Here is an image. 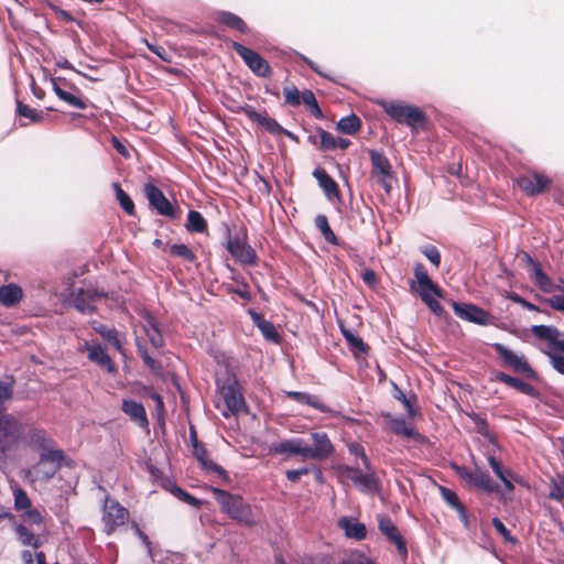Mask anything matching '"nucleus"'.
<instances>
[{"label": "nucleus", "mask_w": 564, "mask_h": 564, "mask_svg": "<svg viewBox=\"0 0 564 564\" xmlns=\"http://www.w3.org/2000/svg\"><path fill=\"white\" fill-rule=\"evenodd\" d=\"M104 291L85 290L83 288L73 291L70 294V305L84 314H91L96 311L94 305L96 297H106Z\"/></svg>", "instance_id": "17"}, {"label": "nucleus", "mask_w": 564, "mask_h": 564, "mask_svg": "<svg viewBox=\"0 0 564 564\" xmlns=\"http://www.w3.org/2000/svg\"><path fill=\"white\" fill-rule=\"evenodd\" d=\"M302 102L307 107L310 113L316 119H323L324 113L316 100L314 93L310 89L302 91Z\"/></svg>", "instance_id": "45"}, {"label": "nucleus", "mask_w": 564, "mask_h": 564, "mask_svg": "<svg viewBox=\"0 0 564 564\" xmlns=\"http://www.w3.org/2000/svg\"><path fill=\"white\" fill-rule=\"evenodd\" d=\"M549 498L556 501H562L564 499V474H558L552 479Z\"/></svg>", "instance_id": "49"}, {"label": "nucleus", "mask_w": 564, "mask_h": 564, "mask_svg": "<svg viewBox=\"0 0 564 564\" xmlns=\"http://www.w3.org/2000/svg\"><path fill=\"white\" fill-rule=\"evenodd\" d=\"M421 252L431 261V263L436 269L440 268L442 257H441V252L438 251V249L435 246H433V245L425 246L421 249Z\"/></svg>", "instance_id": "56"}, {"label": "nucleus", "mask_w": 564, "mask_h": 564, "mask_svg": "<svg viewBox=\"0 0 564 564\" xmlns=\"http://www.w3.org/2000/svg\"><path fill=\"white\" fill-rule=\"evenodd\" d=\"M378 528L387 540L395 545L399 555L405 560L408 557L406 542L393 521L388 516H379Z\"/></svg>", "instance_id": "15"}, {"label": "nucleus", "mask_w": 564, "mask_h": 564, "mask_svg": "<svg viewBox=\"0 0 564 564\" xmlns=\"http://www.w3.org/2000/svg\"><path fill=\"white\" fill-rule=\"evenodd\" d=\"M336 129L340 133L354 135V134H356V133H358L360 131V129H361V120H360V118L357 115L351 113L349 116H346V117L341 118L337 122Z\"/></svg>", "instance_id": "39"}, {"label": "nucleus", "mask_w": 564, "mask_h": 564, "mask_svg": "<svg viewBox=\"0 0 564 564\" xmlns=\"http://www.w3.org/2000/svg\"><path fill=\"white\" fill-rule=\"evenodd\" d=\"M383 416L388 420V425L395 435L414 440L422 438V435L413 426L408 425L404 419L393 417L391 414H384Z\"/></svg>", "instance_id": "29"}, {"label": "nucleus", "mask_w": 564, "mask_h": 564, "mask_svg": "<svg viewBox=\"0 0 564 564\" xmlns=\"http://www.w3.org/2000/svg\"><path fill=\"white\" fill-rule=\"evenodd\" d=\"M84 348L87 351V357L91 362L98 365L108 373H115L117 371L115 362L100 344L85 341Z\"/></svg>", "instance_id": "20"}, {"label": "nucleus", "mask_w": 564, "mask_h": 564, "mask_svg": "<svg viewBox=\"0 0 564 564\" xmlns=\"http://www.w3.org/2000/svg\"><path fill=\"white\" fill-rule=\"evenodd\" d=\"M531 333L539 339L546 340L557 351L564 354V338L560 339V332L554 326L534 325L531 327Z\"/></svg>", "instance_id": "26"}, {"label": "nucleus", "mask_w": 564, "mask_h": 564, "mask_svg": "<svg viewBox=\"0 0 564 564\" xmlns=\"http://www.w3.org/2000/svg\"><path fill=\"white\" fill-rule=\"evenodd\" d=\"M217 389L226 404V411L223 412L225 417L247 412V404L236 376L230 375L226 379L217 381Z\"/></svg>", "instance_id": "4"}, {"label": "nucleus", "mask_w": 564, "mask_h": 564, "mask_svg": "<svg viewBox=\"0 0 564 564\" xmlns=\"http://www.w3.org/2000/svg\"><path fill=\"white\" fill-rule=\"evenodd\" d=\"M336 137L325 129L317 127L316 134L308 135V142L321 151L336 150Z\"/></svg>", "instance_id": "31"}, {"label": "nucleus", "mask_w": 564, "mask_h": 564, "mask_svg": "<svg viewBox=\"0 0 564 564\" xmlns=\"http://www.w3.org/2000/svg\"><path fill=\"white\" fill-rule=\"evenodd\" d=\"M338 525L349 539L361 541L367 536L366 525L354 518L344 517L339 519Z\"/></svg>", "instance_id": "28"}, {"label": "nucleus", "mask_w": 564, "mask_h": 564, "mask_svg": "<svg viewBox=\"0 0 564 564\" xmlns=\"http://www.w3.org/2000/svg\"><path fill=\"white\" fill-rule=\"evenodd\" d=\"M121 411L141 429L149 427V420L144 406L133 400H122Z\"/></svg>", "instance_id": "25"}, {"label": "nucleus", "mask_w": 564, "mask_h": 564, "mask_svg": "<svg viewBox=\"0 0 564 564\" xmlns=\"http://www.w3.org/2000/svg\"><path fill=\"white\" fill-rule=\"evenodd\" d=\"M438 489L444 501L455 510L463 505L454 490L444 486H440Z\"/></svg>", "instance_id": "54"}, {"label": "nucleus", "mask_w": 564, "mask_h": 564, "mask_svg": "<svg viewBox=\"0 0 564 564\" xmlns=\"http://www.w3.org/2000/svg\"><path fill=\"white\" fill-rule=\"evenodd\" d=\"M143 194L149 202L150 208L158 215L172 220L181 218L182 209L178 206L173 205L156 185L145 183L143 185Z\"/></svg>", "instance_id": "7"}, {"label": "nucleus", "mask_w": 564, "mask_h": 564, "mask_svg": "<svg viewBox=\"0 0 564 564\" xmlns=\"http://www.w3.org/2000/svg\"><path fill=\"white\" fill-rule=\"evenodd\" d=\"M28 442L30 447L37 452L39 455L57 445L54 438L44 429L30 430L28 433Z\"/></svg>", "instance_id": "23"}, {"label": "nucleus", "mask_w": 564, "mask_h": 564, "mask_svg": "<svg viewBox=\"0 0 564 564\" xmlns=\"http://www.w3.org/2000/svg\"><path fill=\"white\" fill-rule=\"evenodd\" d=\"M193 455L204 469L216 473L226 484L230 482L228 473L209 458L208 451L203 443L194 444Z\"/></svg>", "instance_id": "22"}, {"label": "nucleus", "mask_w": 564, "mask_h": 564, "mask_svg": "<svg viewBox=\"0 0 564 564\" xmlns=\"http://www.w3.org/2000/svg\"><path fill=\"white\" fill-rule=\"evenodd\" d=\"M17 115L19 117L26 118L34 123L42 122L45 117L43 111L31 108L30 106L23 104L21 100H17Z\"/></svg>", "instance_id": "44"}, {"label": "nucleus", "mask_w": 564, "mask_h": 564, "mask_svg": "<svg viewBox=\"0 0 564 564\" xmlns=\"http://www.w3.org/2000/svg\"><path fill=\"white\" fill-rule=\"evenodd\" d=\"M185 229L191 234H205L208 230V224L199 212L191 209L187 214Z\"/></svg>", "instance_id": "37"}, {"label": "nucleus", "mask_w": 564, "mask_h": 564, "mask_svg": "<svg viewBox=\"0 0 564 564\" xmlns=\"http://www.w3.org/2000/svg\"><path fill=\"white\" fill-rule=\"evenodd\" d=\"M23 297L22 289L14 283L0 286V304L6 307L17 305Z\"/></svg>", "instance_id": "33"}, {"label": "nucleus", "mask_w": 564, "mask_h": 564, "mask_svg": "<svg viewBox=\"0 0 564 564\" xmlns=\"http://www.w3.org/2000/svg\"><path fill=\"white\" fill-rule=\"evenodd\" d=\"M53 89H54V93L56 94V96L61 100L67 102L72 107H75V108H78V109H82V110L87 108V102L84 99H82V98H79V97H77V96H75V95L64 90L56 83H53Z\"/></svg>", "instance_id": "42"}, {"label": "nucleus", "mask_w": 564, "mask_h": 564, "mask_svg": "<svg viewBox=\"0 0 564 564\" xmlns=\"http://www.w3.org/2000/svg\"><path fill=\"white\" fill-rule=\"evenodd\" d=\"M454 313L462 319L473 322L479 325L489 324L490 314L478 307L477 305L469 303L453 302L452 304Z\"/></svg>", "instance_id": "18"}, {"label": "nucleus", "mask_w": 564, "mask_h": 564, "mask_svg": "<svg viewBox=\"0 0 564 564\" xmlns=\"http://www.w3.org/2000/svg\"><path fill=\"white\" fill-rule=\"evenodd\" d=\"M217 20L219 23H221L232 30H236L242 34H246L249 32V28H248L247 23L240 17H238L237 14H235L232 12L223 11L218 14Z\"/></svg>", "instance_id": "38"}, {"label": "nucleus", "mask_w": 564, "mask_h": 564, "mask_svg": "<svg viewBox=\"0 0 564 564\" xmlns=\"http://www.w3.org/2000/svg\"><path fill=\"white\" fill-rule=\"evenodd\" d=\"M488 463L498 478H502L506 474H508V476L512 475L511 470L502 468L500 462L496 457L489 456Z\"/></svg>", "instance_id": "63"}, {"label": "nucleus", "mask_w": 564, "mask_h": 564, "mask_svg": "<svg viewBox=\"0 0 564 564\" xmlns=\"http://www.w3.org/2000/svg\"><path fill=\"white\" fill-rule=\"evenodd\" d=\"M22 520L29 525H42L44 524V517L37 508H30L29 510L21 513Z\"/></svg>", "instance_id": "52"}, {"label": "nucleus", "mask_w": 564, "mask_h": 564, "mask_svg": "<svg viewBox=\"0 0 564 564\" xmlns=\"http://www.w3.org/2000/svg\"><path fill=\"white\" fill-rule=\"evenodd\" d=\"M238 112L245 113L250 121L257 122L271 134H279V132L283 131V127L274 118H271L267 110L258 112L252 106L245 105L239 107Z\"/></svg>", "instance_id": "19"}, {"label": "nucleus", "mask_w": 564, "mask_h": 564, "mask_svg": "<svg viewBox=\"0 0 564 564\" xmlns=\"http://www.w3.org/2000/svg\"><path fill=\"white\" fill-rule=\"evenodd\" d=\"M379 105L391 119L411 128L413 131L417 128H424L426 124L425 112L416 106L401 100H383Z\"/></svg>", "instance_id": "2"}, {"label": "nucleus", "mask_w": 564, "mask_h": 564, "mask_svg": "<svg viewBox=\"0 0 564 564\" xmlns=\"http://www.w3.org/2000/svg\"><path fill=\"white\" fill-rule=\"evenodd\" d=\"M12 397V387L9 383L0 381V414L4 412V402L10 400Z\"/></svg>", "instance_id": "61"}, {"label": "nucleus", "mask_w": 564, "mask_h": 564, "mask_svg": "<svg viewBox=\"0 0 564 564\" xmlns=\"http://www.w3.org/2000/svg\"><path fill=\"white\" fill-rule=\"evenodd\" d=\"M12 494H13V505H14L15 511L24 512V511L29 510L30 508H32V501H31L28 492L23 488L15 487V488H13Z\"/></svg>", "instance_id": "46"}, {"label": "nucleus", "mask_w": 564, "mask_h": 564, "mask_svg": "<svg viewBox=\"0 0 564 564\" xmlns=\"http://www.w3.org/2000/svg\"><path fill=\"white\" fill-rule=\"evenodd\" d=\"M313 176L317 181L319 187L323 189L327 199L340 198L339 186L336 181L322 167H316L313 171Z\"/></svg>", "instance_id": "24"}, {"label": "nucleus", "mask_w": 564, "mask_h": 564, "mask_svg": "<svg viewBox=\"0 0 564 564\" xmlns=\"http://www.w3.org/2000/svg\"><path fill=\"white\" fill-rule=\"evenodd\" d=\"M315 226L317 227V229L321 231L322 236L324 237V239L334 245V246H338L339 245V241H338V238L337 236L335 235V232L333 231V229L330 228L329 224H328V219L325 215H317L316 218H315Z\"/></svg>", "instance_id": "43"}, {"label": "nucleus", "mask_w": 564, "mask_h": 564, "mask_svg": "<svg viewBox=\"0 0 564 564\" xmlns=\"http://www.w3.org/2000/svg\"><path fill=\"white\" fill-rule=\"evenodd\" d=\"M228 252L235 258L236 261L243 265H256L257 253L254 249L247 243V236L243 237L229 235L226 246Z\"/></svg>", "instance_id": "14"}, {"label": "nucleus", "mask_w": 564, "mask_h": 564, "mask_svg": "<svg viewBox=\"0 0 564 564\" xmlns=\"http://www.w3.org/2000/svg\"><path fill=\"white\" fill-rule=\"evenodd\" d=\"M394 398L402 402L403 406L405 408L408 414L411 417H414L417 415L419 411L413 406L412 399L415 401L416 397L412 395V398H408L402 390L397 389V392L394 393Z\"/></svg>", "instance_id": "55"}, {"label": "nucleus", "mask_w": 564, "mask_h": 564, "mask_svg": "<svg viewBox=\"0 0 564 564\" xmlns=\"http://www.w3.org/2000/svg\"><path fill=\"white\" fill-rule=\"evenodd\" d=\"M530 276L534 280L535 284L544 292L554 291L553 281L543 272L539 262L530 267Z\"/></svg>", "instance_id": "40"}, {"label": "nucleus", "mask_w": 564, "mask_h": 564, "mask_svg": "<svg viewBox=\"0 0 564 564\" xmlns=\"http://www.w3.org/2000/svg\"><path fill=\"white\" fill-rule=\"evenodd\" d=\"M96 332L107 341H109L115 348L118 350L121 349V341L118 338V332L113 327H108L106 325H100L96 328Z\"/></svg>", "instance_id": "48"}, {"label": "nucleus", "mask_w": 564, "mask_h": 564, "mask_svg": "<svg viewBox=\"0 0 564 564\" xmlns=\"http://www.w3.org/2000/svg\"><path fill=\"white\" fill-rule=\"evenodd\" d=\"M492 525L496 529V531L503 536L506 541L516 542V539L511 535L510 531L507 529V527L500 519L494 518Z\"/></svg>", "instance_id": "62"}, {"label": "nucleus", "mask_w": 564, "mask_h": 564, "mask_svg": "<svg viewBox=\"0 0 564 564\" xmlns=\"http://www.w3.org/2000/svg\"><path fill=\"white\" fill-rule=\"evenodd\" d=\"M129 511L121 506L117 500L110 499L106 496L102 506V522L105 525V533L111 535L117 528L124 525L129 520Z\"/></svg>", "instance_id": "10"}, {"label": "nucleus", "mask_w": 564, "mask_h": 564, "mask_svg": "<svg viewBox=\"0 0 564 564\" xmlns=\"http://www.w3.org/2000/svg\"><path fill=\"white\" fill-rule=\"evenodd\" d=\"M550 346L553 348L551 351L546 352V355L550 358V362L557 372L564 375V356L555 352L554 350L557 349L554 348L552 345Z\"/></svg>", "instance_id": "59"}, {"label": "nucleus", "mask_w": 564, "mask_h": 564, "mask_svg": "<svg viewBox=\"0 0 564 564\" xmlns=\"http://www.w3.org/2000/svg\"><path fill=\"white\" fill-rule=\"evenodd\" d=\"M228 293L237 294L247 302H250L252 299L250 288L247 282H241L239 288H228Z\"/></svg>", "instance_id": "60"}, {"label": "nucleus", "mask_w": 564, "mask_h": 564, "mask_svg": "<svg viewBox=\"0 0 564 564\" xmlns=\"http://www.w3.org/2000/svg\"><path fill=\"white\" fill-rule=\"evenodd\" d=\"M516 183L527 196L533 197L544 193L550 187L552 180L544 173L529 171L518 175Z\"/></svg>", "instance_id": "13"}, {"label": "nucleus", "mask_w": 564, "mask_h": 564, "mask_svg": "<svg viewBox=\"0 0 564 564\" xmlns=\"http://www.w3.org/2000/svg\"><path fill=\"white\" fill-rule=\"evenodd\" d=\"M111 144L115 148V150L122 155L126 159L130 158L129 149L124 141L120 140L118 137L112 135L111 137Z\"/></svg>", "instance_id": "64"}, {"label": "nucleus", "mask_w": 564, "mask_h": 564, "mask_svg": "<svg viewBox=\"0 0 564 564\" xmlns=\"http://www.w3.org/2000/svg\"><path fill=\"white\" fill-rule=\"evenodd\" d=\"M435 297L433 294H422L421 300L436 316H441L444 308Z\"/></svg>", "instance_id": "58"}, {"label": "nucleus", "mask_w": 564, "mask_h": 564, "mask_svg": "<svg viewBox=\"0 0 564 564\" xmlns=\"http://www.w3.org/2000/svg\"><path fill=\"white\" fill-rule=\"evenodd\" d=\"M250 315L254 325L260 329L267 340L273 341L275 344L281 341V335L272 322L267 321L260 313L250 312Z\"/></svg>", "instance_id": "30"}, {"label": "nucleus", "mask_w": 564, "mask_h": 564, "mask_svg": "<svg viewBox=\"0 0 564 564\" xmlns=\"http://www.w3.org/2000/svg\"><path fill=\"white\" fill-rule=\"evenodd\" d=\"M231 47L256 76L269 78L272 75L270 64L259 53L238 42H232Z\"/></svg>", "instance_id": "12"}, {"label": "nucleus", "mask_w": 564, "mask_h": 564, "mask_svg": "<svg viewBox=\"0 0 564 564\" xmlns=\"http://www.w3.org/2000/svg\"><path fill=\"white\" fill-rule=\"evenodd\" d=\"M285 104L297 107L302 104V93L294 85H289L283 88Z\"/></svg>", "instance_id": "51"}, {"label": "nucleus", "mask_w": 564, "mask_h": 564, "mask_svg": "<svg viewBox=\"0 0 564 564\" xmlns=\"http://www.w3.org/2000/svg\"><path fill=\"white\" fill-rule=\"evenodd\" d=\"M341 334L346 339L349 349L356 357L367 355L370 350V347L362 340V338L355 335L351 330L341 327Z\"/></svg>", "instance_id": "35"}, {"label": "nucleus", "mask_w": 564, "mask_h": 564, "mask_svg": "<svg viewBox=\"0 0 564 564\" xmlns=\"http://www.w3.org/2000/svg\"><path fill=\"white\" fill-rule=\"evenodd\" d=\"M212 490L223 513H226L234 521L248 528L258 524L251 505L248 503L242 496L234 495L219 488H213Z\"/></svg>", "instance_id": "1"}, {"label": "nucleus", "mask_w": 564, "mask_h": 564, "mask_svg": "<svg viewBox=\"0 0 564 564\" xmlns=\"http://www.w3.org/2000/svg\"><path fill=\"white\" fill-rule=\"evenodd\" d=\"M495 380L500 383H503L510 388H513V389L518 390L519 392H521L525 395L532 397V398H538L540 394L538 389L534 388L532 384L527 383V382L522 381L521 379L512 377L502 371L496 372Z\"/></svg>", "instance_id": "27"}, {"label": "nucleus", "mask_w": 564, "mask_h": 564, "mask_svg": "<svg viewBox=\"0 0 564 564\" xmlns=\"http://www.w3.org/2000/svg\"><path fill=\"white\" fill-rule=\"evenodd\" d=\"M13 530L18 536L19 542L24 546H31L33 549H39L41 546V542L39 536L33 533L24 523L12 522Z\"/></svg>", "instance_id": "34"}, {"label": "nucleus", "mask_w": 564, "mask_h": 564, "mask_svg": "<svg viewBox=\"0 0 564 564\" xmlns=\"http://www.w3.org/2000/svg\"><path fill=\"white\" fill-rule=\"evenodd\" d=\"M491 347L497 352L503 367L510 368L528 380L538 381L540 379L536 371L531 367L523 355H517L514 351L500 343H494L491 344Z\"/></svg>", "instance_id": "5"}, {"label": "nucleus", "mask_w": 564, "mask_h": 564, "mask_svg": "<svg viewBox=\"0 0 564 564\" xmlns=\"http://www.w3.org/2000/svg\"><path fill=\"white\" fill-rule=\"evenodd\" d=\"M170 254L175 258H181L187 262L196 261L195 252L184 243H174L170 247Z\"/></svg>", "instance_id": "47"}, {"label": "nucleus", "mask_w": 564, "mask_h": 564, "mask_svg": "<svg viewBox=\"0 0 564 564\" xmlns=\"http://www.w3.org/2000/svg\"><path fill=\"white\" fill-rule=\"evenodd\" d=\"M112 188L116 193V198L120 205V207L129 215H135L134 203L131 197L121 188L118 182L112 183Z\"/></svg>", "instance_id": "41"}, {"label": "nucleus", "mask_w": 564, "mask_h": 564, "mask_svg": "<svg viewBox=\"0 0 564 564\" xmlns=\"http://www.w3.org/2000/svg\"><path fill=\"white\" fill-rule=\"evenodd\" d=\"M449 467L468 487L489 494L498 490V486L492 481L490 475L479 467L471 469L467 466L458 465L457 463H451Z\"/></svg>", "instance_id": "6"}, {"label": "nucleus", "mask_w": 564, "mask_h": 564, "mask_svg": "<svg viewBox=\"0 0 564 564\" xmlns=\"http://www.w3.org/2000/svg\"><path fill=\"white\" fill-rule=\"evenodd\" d=\"M348 451H349L350 454L361 458L362 464H364L366 470H370L371 469V463H370L368 456L366 455L365 448H364V446L361 444H359V443H351V444L348 445Z\"/></svg>", "instance_id": "57"}, {"label": "nucleus", "mask_w": 564, "mask_h": 564, "mask_svg": "<svg viewBox=\"0 0 564 564\" xmlns=\"http://www.w3.org/2000/svg\"><path fill=\"white\" fill-rule=\"evenodd\" d=\"M413 273L414 280L409 283L412 293L417 294L420 299L422 294H433L440 299L444 296L443 289L430 278L423 263L416 262L413 267Z\"/></svg>", "instance_id": "11"}, {"label": "nucleus", "mask_w": 564, "mask_h": 564, "mask_svg": "<svg viewBox=\"0 0 564 564\" xmlns=\"http://www.w3.org/2000/svg\"><path fill=\"white\" fill-rule=\"evenodd\" d=\"M473 421L476 425V431L487 440H489L491 443H494L495 437L490 432L489 424L486 419L475 414L473 417Z\"/></svg>", "instance_id": "53"}, {"label": "nucleus", "mask_w": 564, "mask_h": 564, "mask_svg": "<svg viewBox=\"0 0 564 564\" xmlns=\"http://www.w3.org/2000/svg\"><path fill=\"white\" fill-rule=\"evenodd\" d=\"M312 440L314 442V446L311 447L304 444L305 459H325L328 458L333 452L334 446L328 437V435L324 432H315L312 433Z\"/></svg>", "instance_id": "16"}, {"label": "nucleus", "mask_w": 564, "mask_h": 564, "mask_svg": "<svg viewBox=\"0 0 564 564\" xmlns=\"http://www.w3.org/2000/svg\"><path fill=\"white\" fill-rule=\"evenodd\" d=\"M24 425L12 414L0 416V463H4L9 452L18 449L24 435Z\"/></svg>", "instance_id": "3"}, {"label": "nucleus", "mask_w": 564, "mask_h": 564, "mask_svg": "<svg viewBox=\"0 0 564 564\" xmlns=\"http://www.w3.org/2000/svg\"><path fill=\"white\" fill-rule=\"evenodd\" d=\"M271 452L274 454L300 455L305 459L304 442L301 438L285 440L273 444Z\"/></svg>", "instance_id": "32"}, {"label": "nucleus", "mask_w": 564, "mask_h": 564, "mask_svg": "<svg viewBox=\"0 0 564 564\" xmlns=\"http://www.w3.org/2000/svg\"><path fill=\"white\" fill-rule=\"evenodd\" d=\"M338 471L341 476L349 478L354 484L360 485L364 488L371 489L378 486V479L372 467L367 473H361L358 467L341 465L338 467Z\"/></svg>", "instance_id": "21"}, {"label": "nucleus", "mask_w": 564, "mask_h": 564, "mask_svg": "<svg viewBox=\"0 0 564 564\" xmlns=\"http://www.w3.org/2000/svg\"><path fill=\"white\" fill-rule=\"evenodd\" d=\"M286 395L289 399L297 403L310 405L316 410H319L321 412L328 411L327 406L319 401L318 397L310 394L307 392L289 391L286 392Z\"/></svg>", "instance_id": "36"}, {"label": "nucleus", "mask_w": 564, "mask_h": 564, "mask_svg": "<svg viewBox=\"0 0 564 564\" xmlns=\"http://www.w3.org/2000/svg\"><path fill=\"white\" fill-rule=\"evenodd\" d=\"M368 154L371 163V177L384 189L387 195H390L392 182L395 180L392 164L383 152L369 150Z\"/></svg>", "instance_id": "8"}, {"label": "nucleus", "mask_w": 564, "mask_h": 564, "mask_svg": "<svg viewBox=\"0 0 564 564\" xmlns=\"http://www.w3.org/2000/svg\"><path fill=\"white\" fill-rule=\"evenodd\" d=\"M66 455L57 445L39 455V462L34 466L40 479L48 481L62 468Z\"/></svg>", "instance_id": "9"}, {"label": "nucleus", "mask_w": 564, "mask_h": 564, "mask_svg": "<svg viewBox=\"0 0 564 564\" xmlns=\"http://www.w3.org/2000/svg\"><path fill=\"white\" fill-rule=\"evenodd\" d=\"M145 333L153 347L162 348L164 346V338L154 319L149 321V328L145 329Z\"/></svg>", "instance_id": "50"}]
</instances>
